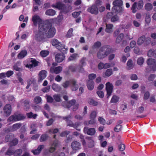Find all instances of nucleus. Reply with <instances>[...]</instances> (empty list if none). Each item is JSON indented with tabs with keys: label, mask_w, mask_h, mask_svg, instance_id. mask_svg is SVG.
Returning <instances> with one entry per match:
<instances>
[{
	"label": "nucleus",
	"mask_w": 156,
	"mask_h": 156,
	"mask_svg": "<svg viewBox=\"0 0 156 156\" xmlns=\"http://www.w3.org/2000/svg\"><path fill=\"white\" fill-rule=\"evenodd\" d=\"M31 20L34 26L38 25V30L34 32V38L37 41L44 42L46 37L51 38L55 35V29L51 26H49L48 24L43 23L42 19L38 15H33Z\"/></svg>",
	"instance_id": "1"
},
{
	"label": "nucleus",
	"mask_w": 156,
	"mask_h": 156,
	"mask_svg": "<svg viewBox=\"0 0 156 156\" xmlns=\"http://www.w3.org/2000/svg\"><path fill=\"white\" fill-rule=\"evenodd\" d=\"M62 70V67L59 66L56 67H52L50 69V71L51 73H54L55 74H58L60 73Z\"/></svg>",
	"instance_id": "15"
},
{
	"label": "nucleus",
	"mask_w": 156,
	"mask_h": 156,
	"mask_svg": "<svg viewBox=\"0 0 156 156\" xmlns=\"http://www.w3.org/2000/svg\"><path fill=\"white\" fill-rule=\"evenodd\" d=\"M52 7L53 8H57L59 10H63L65 8V5L61 2H58L55 4L52 5Z\"/></svg>",
	"instance_id": "16"
},
{
	"label": "nucleus",
	"mask_w": 156,
	"mask_h": 156,
	"mask_svg": "<svg viewBox=\"0 0 156 156\" xmlns=\"http://www.w3.org/2000/svg\"><path fill=\"white\" fill-rule=\"evenodd\" d=\"M44 145H39L37 149L34 150H32V152L35 155H37L39 154L41 150L44 148Z\"/></svg>",
	"instance_id": "21"
},
{
	"label": "nucleus",
	"mask_w": 156,
	"mask_h": 156,
	"mask_svg": "<svg viewBox=\"0 0 156 156\" xmlns=\"http://www.w3.org/2000/svg\"><path fill=\"white\" fill-rule=\"evenodd\" d=\"M30 62L31 64L29 65H27L26 67L31 68L33 66H36L38 65V62L35 59L33 58H31Z\"/></svg>",
	"instance_id": "19"
},
{
	"label": "nucleus",
	"mask_w": 156,
	"mask_h": 156,
	"mask_svg": "<svg viewBox=\"0 0 156 156\" xmlns=\"http://www.w3.org/2000/svg\"><path fill=\"white\" fill-rule=\"evenodd\" d=\"M21 124L20 123L14 124L11 128L10 131H14L20 128L21 126Z\"/></svg>",
	"instance_id": "30"
},
{
	"label": "nucleus",
	"mask_w": 156,
	"mask_h": 156,
	"mask_svg": "<svg viewBox=\"0 0 156 156\" xmlns=\"http://www.w3.org/2000/svg\"><path fill=\"white\" fill-rule=\"evenodd\" d=\"M78 57V55L76 54H74L71 55L69 58L68 60L69 61L73 60Z\"/></svg>",
	"instance_id": "46"
},
{
	"label": "nucleus",
	"mask_w": 156,
	"mask_h": 156,
	"mask_svg": "<svg viewBox=\"0 0 156 156\" xmlns=\"http://www.w3.org/2000/svg\"><path fill=\"white\" fill-rule=\"evenodd\" d=\"M96 77V75L94 74H91L89 75V80L92 81V80L95 79Z\"/></svg>",
	"instance_id": "63"
},
{
	"label": "nucleus",
	"mask_w": 156,
	"mask_h": 156,
	"mask_svg": "<svg viewBox=\"0 0 156 156\" xmlns=\"http://www.w3.org/2000/svg\"><path fill=\"white\" fill-rule=\"evenodd\" d=\"M58 131V129H55L54 130L53 129H50L49 130L48 133H57Z\"/></svg>",
	"instance_id": "64"
},
{
	"label": "nucleus",
	"mask_w": 156,
	"mask_h": 156,
	"mask_svg": "<svg viewBox=\"0 0 156 156\" xmlns=\"http://www.w3.org/2000/svg\"><path fill=\"white\" fill-rule=\"evenodd\" d=\"M51 43L52 45L55 47L57 49L60 51H62L65 48V45L64 44H62L58 40L56 39H53L51 41Z\"/></svg>",
	"instance_id": "6"
},
{
	"label": "nucleus",
	"mask_w": 156,
	"mask_h": 156,
	"mask_svg": "<svg viewBox=\"0 0 156 156\" xmlns=\"http://www.w3.org/2000/svg\"><path fill=\"white\" fill-rule=\"evenodd\" d=\"M90 104L93 105H98V102L93 99H90L88 101Z\"/></svg>",
	"instance_id": "53"
},
{
	"label": "nucleus",
	"mask_w": 156,
	"mask_h": 156,
	"mask_svg": "<svg viewBox=\"0 0 156 156\" xmlns=\"http://www.w3.org/2000/svg\"><path fill=\"white\" fill-rule=\"evenodd\" d=\"M122 126L120 125H117L114 128V130L116 132H119L122 129Z\"/></svg>",
	"instance_id": "50"
},
{
	"label": "nucleus",
	"mask_w": 156,
	"mask_h": 156,
	"mask_svg": "<svg viewBox=\"0 0 156 156\" xmlns=\"http://www.w3.org/2000/svg\"><path fill=\"white\" fill-rule=\"evenodd\" d=\"M97 93L100 98H103L104 96V94L103 92L102 91H98Z\"/></svg>",
	"instance_id": "62"
},
{
	"label": "nucleus",
	"mask_w": 156,
	"mask_h": 156,
	"mask_svg": "<svg viewBox=\"0 0 156 156\" xmlns=\"http://www.w3.org/2000/svg\"><path fill=\"white\" fill-rule=\"evenodd\" d=\"M119 20V17L116 15L112 16L111 19V20L112 22L117 21Z\"/></svg>",
	"instance_id": "57"
},
{
	"label": "nucleus",
	"mask_w": 156,
	"mask_h": 156,
	"mask_svg": "<svg viewBox=\"0 0 156 156\" xmlns=\"http://www.w3.org/2000/svg\"><path fill=\"white\" fill-rule=\"evenodd\" d=\"M63 19V16L62 15H59L56 18L52 19V21H56L58 23L60 22Z\"/></svg>",
	"instance_id": "36"
},
{
	"label": "nucleus",
	"mask_w": 156,
	"mask_h": 156,
	"mask_svg": "<svg viewBox=\"0 0 156 156\" xmlns=\"http://www.w3.org/2000/svg\"><path fill=\"white\" fill-rule=\"evenodd\" d=\"M8 121L9 122H16L17 121L16 116V114L12 115L10 116L8 119Z\"/></svg>",
	"instance_id": "34"
},
{
	"label": "nucleus",
	"mask_w": 156,
	"mask_h": 156,
	"mask_svg": "<svg viewBox=\"0 0 156 156\" xmlns=\"http://www.w3.org/2000/svg\"><path fill=\"white\" fill-rule=\"evenodd\" d=\"M41 101V98L39 96L36 97L34 99V102L36 104H38Z\"/></svg>",
	"instance_id": "45"
},
{
	"label": "nucleus",
	"mask_w": 156,
	"mask_h": 156,
	"mask_svg": "<svg viewBox=\"0 0 156 156\" xmlns=\"http://www.w3.org/2000/svg\"><path fill=\"white\" fill-rule=\"evenodd\" d=\"M70 83L69 81H66L63 83L62 86L65 88H67L69 85Z\"/></svg>",
	"instance_id": "55"
},
{
	"label": "nucleus",
	"mask_w": 156,
	"mask_h": 156,
	"mask_svg": "<svg viewBox=\"0 0 156 156\" xmlns=\"http://www.w3.org/2000/svg\"><path fill=\"white\" fill-rule=\"evenodd\" d=\"M56 13L55 10L52 9H49L47 10L45 12V14L48 16H53Z\"/></svg>",
	"instance_id": "29"
},
{
	"label": "nucleus",
	"mask_w": 156,
	"mask_h": 156,
	"mask_svg": "<svg viewBox=\"0 0 156 156\" xmlns=\"http://www.w3.org/2000/svg\"><path fill=\"white\" fill-rule=\"evenodd\" d=\"M52 88L54 91L57 92L60 91L61 89V88L59 85L55 83L52 85Z\"/></svg>",
	"instance_id": "25"
},
{
	"label": "nucleus",
	"mask_w": 156,
	"mask_h": 156,
	"mask_svg": "<svg viewBox=\"0 0 156 156\" xmlns=\"http://www.w3.org/2000/svg\"><path fill=\"white\" fill-rule=\"evenodd\" d=\"M143 5L144 3L142 0L139 1L137 3L134 2L131 8L132 12L133 13H135L137 11L136 8L138 10H140L143 8Z\"/></svg>",
	"instance_id": "7"
},
{
	"label": "nucleus",
	"mask_w": 156,
	"mask_h": 156,
	"mask_svg": "<svg viewBox=\"0 0 156 156\" xmlns=\"http://www.w3.org/2000/svg\"><path fill=\"white\" fill-rule=\"evenodd\" d=\"M114 65V64L113 63H106L105 64H104V68L106 69L108 68H109L113 66Z\"/></svg>",
	"instance_id": "44"
},
{
	"label": "nucleus",
	"mask_w": 156,
	"mask_h": 156,
	"mask_svg": "<svg viewBox=\"0 0 156 156\" xmlns=\"http://www.w3.org/2000/svg\"><path fill=\"white\" fill-rule=\"evenodd\" d=\"M113 6L112 10L119 14L123 12V9L122 7L123 2L122 0H115L112 3Z\"/></svg>",
	"instance_id": "3"
},
{
	"label": "nucleus",
	"mask_w": 156,
	"mask_h": 156,
	"mask_svg": "<svg viewBox=\"0 0 156 156\" xmlns=\"http://www.w3.org/2000/svg\"><path fill=\"white\" fill-rule=\"evenodd\" d=\"M145 21L146 23L147 24L151 22V18L150 15L148 13L146 15Z\"/></svg>",
	"instance_id": "51"
},
{
	"label": "nucleus",
	"mask_w": 156,
	"mask_h": 156,
	"mask_svg": "<svg viewBox=\"0 0 156 156\" xmlns=\"http://www.w3.org/2000/svg\"><path fill=\"white\" fill-rule=\"evenodd\" d=\"M124 34L122 33L120 34L116 37L115 40V42L116 43L119 44L120 43L124 37Z\"/></svg>",
	"instance_id": "27"
},
{
	"label": "nucleus",
	"mask_w": 156,
	"mask_h": 156,
	"mask_svg": "<svg viewBox=\"0 0 156 156\" xmlns=\"http://www.w3.org/2000/svg\"><path fill=\"white\" fill-rule=\"evenodd\" d=\"M15 114L17 121L22 120L25 118V116L23 114Z\"/></svg>",
	"instance_id": "38"
},
{
	"label": "nucleus",
	"mask_w": 156,
	"mask_h": 156,
	"mask_svg": "<svg viewBox=\"0 0 156 156\" xmlns=\"http://www.w3.org/2000/svg\"><path fill=\"white\" fill-rule=\"evenodd\" d=\"M49 54V52L47 50H42L40 52V55L43 57L47 56Z\"/></svg>",
	"instance_id": "35"
},
{
	"label": "nucleus",
	"mask_w": 156,
	"mask_h": 156,
	"mask_svg": "<svg viewBox=\"0 0 156 156\" xmlns=\"http://www.w3.org/2000/svg\"><path fill=\"white\" fill-rule=\"evenodd\" d=\"M27 116L28 118H33L34 119H35L37 116L36 114H33V113L31 112L27 113Z\"/></svg>",
	"instance_id": "47"
},
{
	"label": "nucleus",
	"mask_w": 156,
	"mask_h": 156,
	"mask_svg": "<svg viewBox=\"0 0 156 156\" xmlns=\"http://www.w3.org/2000/svg\"><path fill=\"white\" fill-rule=\"evenodd\" d=\"M65 102H63L62 104V105L66 107L69 108L72 107V109L74 111L76 110L79 106L78 104L76 103V101L74 100H72L66 104Z\"/></svg>",
	"instance_id": "4"
},
{
	"label": "nucleus",
	"mask_w": 156,
	"mask_h": 156,
	"mask_svg": "<svg viewBox=\"0 0 156 156\" xmlns=\"http://www.w3.org/2000/svg\"><path fill=\"white\" fill-rule=\"evenodd\" d=\"M71 147L73 153H75L81 149V145L79 142L74 141L71 143Z\"/></svg>",
	"instance_id": "8"
},
{
	"label": "nucleus",
	"mask_w": 156,
	"mask_h": 156,
	"mask_svg": "<svg viewBox=\"0 0 156 156\" xmlns=\"http://www.w3.org/2000/svg\"><path fill=\"white\" fill-rule=\"evenodd\" d=\"M58 144V142L57 140L54 141L49 149V152L52 153L54 151L56 150V147Z\"/></svg>",
	"instance_id": "18"
},
{
	"label": "nucleus",
	"mask_w": 156,
	"mask_h": 156,
	"mask_svg": "<svg viewBox=\"0 0 156 156\" xmlns=\"http://www.w3.org/2000/svg\"><path fill=\"white\" fill-rule=\"evenodd\" d=\"M76 82L75 80H73L72 82V86L71 89L73 90H77L78 88V86L76 84Z\"/></svg>",
	"instance_id": "33"
},
{
	"label": "nucleus",
	"mask_w": 156,
	"mask_h": 156,
	"mask_svg": "<svg viewBox=\"0 0 156 156\" xmlns=\"http://www.w3.org/2000/svg\"><path fill=\"white\" fill-rule=\"evenodd\" d=\"M88 146L89 147L91 148L93 147L94 146V140L91 137H88Z\"/></svg>",
	"instance_id": "28"
},
{
	"label": "nucleus",
	"mask_w": 156,
	"mask_h": 156,
	"mask_svg": "<svg viewBox=\"0 0 156 156\" xmlns=\"http://www.w3.org/2000/svg\"><path fill=\"white\" fill-rule=\"evenodd\" d=\"M111 47L109 46H104L100 48L97 53V57L99 59H102L107 55L111 52Z\"/></svg>",
	"instance_id": "2"
},
{
	"label": "nucleus",
	"mask_w": 156,
	"mask_h": 156,
	"mask_svg": "<svg viewBox=\"0 0 156 156\" xmlns=\"http://www.w3.org/2000/svg\"><path fill=\"white\" fill-rule=\"evenodd\" d=\"M126 68L129 70L132 69L134 66V65L133 64V62L132 60H129L126 64Z\"/></svg>",
	"instance_id": "22"
},
{
	"label": "nucleus",
	"mask_w": 156,
	"mask_h": 156,
	"mask_svg": "<svg viewBox=\"0 0 156 156\" xmlns=\"http://www.w3.org/2000/svg\"><path fill=\"white\" fill-rule=\"evenodd\" d=\"M145 8L146 10L148 11L151 10L153 8L152 5L149 3H147L145 5Z\"/></svg>",
	"instance_id": "37"
},
{
	"label": "nucleus",
	"mask_w": 156,
	"mask_h": 156,
	"mask_svg": "<svg viewBox=\"0 0 156 156\" xmlns=\"http://www.w3.org/2000/svg\"><path fill=\"white\" fill-rule=\"evenodd\" d=\"M46 97L48 102L49 103H52L53 102V98L51 96L49 95H46Z\"/></svg>",
	"instance_id": "59"
},
{
	"label": "nucleus",
	"mask_w": 156,
	"mask_h": 156,
	"mask_svg": "<svg viewBox=\"0 0 156 156\" xmlns=\"http://www.w3.org/2000/svg\"><path fill=\"white\" fill-rule=\"evenodd\" d=\"M24 109L27 110L29 108V102L28 101L25 100H23L20 102Z\"/></svg>",
	"instance_id": "20"
},
{
	"label": "nucleus",
	"mask_w": 156,
	"mask_h": 156,
	"mask_svg": "<svg viewBox=\"0 0 156 156\" xmlns=\"http://www.w3.org/2000/svg\"><path fill=\"white\" fill-rule=\"evenodd\" d=\"M144 58L142 57H140L137 59V63L138 65L141 66L144 63Z\"/></svg>",
	"instance_id": "39"
},
{
	"label": "nucleus",
	"mask_w": 156,
	"mask_h": 156,
	"mask_svg": "<svg viewBox=\"0 0 156 156\" xmlns=\"http://www.w3.org/2000/svg\"><path fill=\"white\" fill-rule=\"evenodd\" d=\"M27 54V51L26 50H23L18 54V57L20 59L22 58L25 56Z\"/></svg>",
	"instance_id": "31"
},
{
	"label": "nucleus",
	"mask_w": 156,
	"mask_h": 156,
	"mask_svg": "<svg viewBox=\"0 0 156 156\" xmlns=\"http://www.w3.org/2000/svg\"><path fill=\"white\" fill-rule=\"evenodd\" d=\"M147 55L149 57L154 56L156 58V50L154 51L152 50H150L148 52Z\"/></svg>",
	"instance_id": "32"
},
{
	"label": "nucleus",
	"mask_w": 156,
	"mask_h": 156,
	"mask_svg": "<svg viewBox=\"0 0 156 156\" xmlns=\"http://www.w3.org/2000/svg\"><path fill=\"white\" fill-rule=\"evenodd\" d=\"M48 137L46 134L42 135L41 137L40 140L41 142H43L47 140Z\"/></svg>",
	"instance_id": "48"
},
{
	"label": "nucleus",
	"mask_w": 156,
	"mask_h": 156,
	"mask_svg": "<svg viewBox=\"0 0 156 156\" xmlns=\"http://www.w3.org/2000/svg\"><path fill=\"white\" fill-rule=\"evenodd\" d=\"M11 107L10 105L6 104L4 108V115L6 116L9 115L11 112Z\"/></svg>",
	"instance_id": "12"
},
{
	"label": "nucleus",
	"mask_w": 156,
	"mask_h": 156,
	"mask_svg": "<svg viewBox=\"0 0 156 156\" xmlns=\"http://www.w3.org/2000/svg\"><path fill=\"white\" fill-rule=\"evenodd\" d=\"M87 87L89 90H92L94 87V83L93 81L88 80L87 85Z\"/></svg>",
	"instance_id": "26"
},
{
	"label": "nucleus",
	"mask_w": 156,
	"mask_h": 156,
	"mask_svg": "<svg viewBox=\"0 0 156 156\" xmlns=\"http://www.w3.org/2000/svg\"><path fill=\"white\" fill-rule=\"evenodd\" d=\"M72 118V116L71 115H69L67 116L64 117V119L66 121L67 125L70 127H73L76 129L80 131V129L77 126L79 125V122H77L75 124H74L73 122L70 121L69 120Z\"/></svg>",
	"instance_id": "5"
},
{
	"label": "nucleus",
	"mask_w": 156,
	"mask_h": 156,
	"mask_svg": "<svg viewBox=\"0 0 156 156\" xmlns=\"http://www.w3.org/2000/svg\"><path fill=\"white\" fill-rule=\"evenodd\" d=\"M146 40L145 37L143 35L139 38L137 41V44L138 45H141L143 44Z\"/></svg>",
	"instance_id": "24"
},
{
	"label": "nucleus",
	"mask_w": 156,
	"mask_h": 156,
	"mask_svg": "<svg viewBox=\"0 0 156 156\" xmlns=\"http://www.w3.org/2000/svg\"><path fill=\"white\" fill-rule=\"evenodd\" d=\"M50 89V86H48L47 87H44L42 89V91L44 93H46L49 91Z\"/></svg>",
	"instance_id": "54"
},
{
	"label": "nucleus",
	"mask_w": 156,
	"mask_h": 156,
	"mask_svg": "<svg viewBox=\"0 0 156 156\" xmlns=\"http://www.w3.org/2000/svg\"><path fill=\"white\" fill-rule=\"evenodd\" d=\"M65 58V56L62 53H58L55 56V60L58 62H62Z\"/></svg>",
	"instance_id": "17"
},
{
	"label": "nucleus",
	"mask_w": 156,
	"mask_h": 156,
	"mask_svg": "<svg viewBox=\"0 0 156 156\" xmlns=\"http://www.w3.org/2000/svg\"><path fill=\"white\" fill-rule=\"evenodd\" d=\"M83 132L85 133H87L88 135L92 136L95 134L96 131L94 128H88V127H86L84 128Z\"/></svg>",
	"instance_id": "13"
},
{
	"label": "nucleus",
	"mask_w": 156,
	"mask_h": 156,
	"mask_svg": "<svg viewBox=\"0 0 156 156\" xmlns=\"http://www.w3.org/2000/svg\"><path fill=\"white\" fill-rule=\"evenodd\" d=\"M106 89L107 91V98H108L112 93L113 86L112 84L110 82H108L106 84Z\"/></svg>",
	"instance_id": "9"
},
{
	"label": "nucleus",
	"mask_w": 156,
	"mask_h": 156,
	"mask_svg": "<svg viewBox=\"0 0 156 156\" xmlns=\"http://www.w3.org/2000/svg\"><path fill=\"white\" fill-rule=\"evenodd\" d=\"M87 10L92 14L97 15L98 13V7L95 5H93L89 7Z\"/></svg>",
	"instance_id": "11"
},
{
	"label": "nucleus",
	"mask_w": 156,
	"mask_h": 156,
	"mask_svg": "<svg viewBox=\"0 0 156 156\" xmlns=\"http://www.w3.org/2000/svg\"><path fill=\"white\" fill-rule=\"evenodd\" d=\"M112 70L111 69H107L105 73V75L107 76H109L112 74Z\"/></svg>",
	"instance_id": "41"
},
{
	"label": "nucleus",
	"mask_w": 156,
	"mask_h": 156,
	"mask_svg": "<svg viewBox=\"0 0 156 156\" xmlns=\"http://www.w3.org/2000/svg\"><path fill=\"white\" fill-rule=\"evenodd\" d=\"M119 100V98L118 96L114 95L112 96L111 100L110 102L111 103H116Z\"/></svg>",
	"instance_id": "40"
},
{
	"label": "nucleus",
	"mask_w": 156,
	"mask_h": 156,
	"mask_svg": "<svg viewBox=\"0 0 156 156\" xmlns=\"http://www.w3.org/2000/svg\"><path fill=\"white\" fill-rule=\"evenodd\" d=\"M156 77L155 75L154 74H151L149 76L148 80L149 81H152Z\"/></svg>",
	"instance_id": "60"
},
{
	"label": "nucleus",
	"mask_w": 156,
	"mask_h": 156,
	"mask_svg": "<svg viewBox=\"0 0 156 156\" xmlns=\"http://www.w3.org/2000/svg\"><path fill=\"white\" fill-rule=\"evenodd\" d=\"M119 151H124L125 149V145L123 144H120L119 146Z\"/></svg>",
	"instance_id": "61"
},
{
	"label": "nucleus",
	"mask_w": 156,
	"mask_h": 156,
	"mask_svg": "<svg viewBox=\"0 0 156 156\" xmlns=\"http://www.w3.org/2000/svg\"><path fill=\"white\" fill-rule=\"evenodd\" d=\"M98 120L100 123L102 125H105V121L104 118L102 117H99L98 119Z\"/></svg>",
	"instance_id": "56"
},
{
	"label": "nucleus",
	"mask_w": 156,
	"mask_h": 156,
	"mask_svg": "<svg viewBox=\"0 0 156 156\" xmlns=\"http://www.w3.org/2000/svg\"><path fill=\"white\" fill-rule=\"evenodd\" d=\"M147 63L148 66L152 67V69L153 71H155L156 70V60L154 59H148L147 61Z\"/></svg>",
	"instance_id": "10"
},
{
	"label": "nucleus",
	"mask_w": 156,
	"mask_h": 156,
	"mask_svg": "<svg viewBox=\"0 0 156 156\" xmlns=\"http://www.w3.org/2000/svg\"><path fill=\"white\" fill-rule=\"evenodd\" d=\"M113 25L112 24H107L105 31L108 33L112 32L113 31Z\"/></svg>",
	"instance_id": "23"
},
{
	"label": "nucleus",
	"mask_w": 156,
	"mask_h": 156,
	"mask_svg": "<svg viewBox=\"0 0 156 156\" xmlns=\"http://www.w3.org/2000/svg\"><path fill=\"white\" fill-rule=\"evenodd\" d=\"M47 72L45 70L41 71L39 73L38 81L41 82L47 76Z\"/></svg>",
	"instance_id": "14"
},
{
	"label": "nucleus",
	"mask_w": 156,
	"mask_h": 156,
	"mask_svg": "<svg viewBox=\"0 0 156 156\" xmlns=\"http://www.w3.org/2000/svg\"><path fill=\"white\" fill-rule=\"evenodd\" d=\"M97 112L95 111H92L90 115V118L94 119L97 115Z\"/></svg>",
	"instance_id": "49"
},
{
	"label": "nucleus",
	"mask_w": 156,
	"mask_h": 156,
	"mask_svg": "<svg viewBox=\"0 0 156 156\" xmlns=\"http://www.w3.org/2000/svg\"><path fill=\"white\" fill-rule=\"evenodd\" d=\"M22 152V151L21 149H18L15 151L13 154L15 156H20Z\"/></svg>",
	"instance_id": "52"
},
{
	"label": "nucleus",
	"mask_w": 156,
	"mask_h": 156,
	"mask_svg": "<svg viewBox=\"0 0 156 156\" xmlns=\"http://www.w3.org/2000/svg\"><path fill=\"white\" fill-rule=\"evenodd\" d=\"M73 32V29H70L68 31L66 35L67 37H71L72 35V33Z\"/></svg>",
	"instance_id": "58"
},
{
	"label": "nucleus",
	"mask_w": 156,
	"mask_h": 156,
	"mask_svg": "<svg viewBox=\"0 0 156 156\" xmlns=\"http://www.w3.org/2000/svg\"><path fill=\"white\" fill-rule=\"evenodd\" d=\"M55 100L57 102H60L61 101V96L58 94H55L53 96Z\"/></svg>",
	"instance_id": "43"
},
{
	"label": "nucleus",
	"mask_w": 156,
	"mask_h": 156,
	"mask_svg": "<svg viewBox=\"0 0 156 156\" xmlns=\"http://www.w3.org/2000/svg\"><path fill=\"white\" fill-rule=\"evenodd\" d=\"M14 137V135L12 134L11 135H7L5 138V141L7 142H9L12 140Z\"/></svg>",
	"instance_id": "42"
}]
</instances>
